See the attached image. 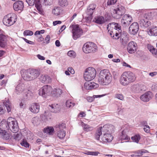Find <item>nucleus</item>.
I'll list each match as a JSON object with an SVG mask.
<instances>
[{
	"label": "nucleus",
	"instance_id": "obj_1",
	"mask_svg": "<svg viewBox=\"0 0 157 157\" xmlns=\"http://www.w3.org/2000/svg\"><path fill=\"white\" fill-rule=\"evenodd\" d=\"M114 126L111 124H106L102 127H100L96 130L95 139L100 142H110L113 138L111 134L114 132Z\"/></svg>",
	"mask_w": 157,
	"mask_h": 157
},
{
	"label": "nucleus",
	"instance_id": "obj_2",
	"mask_svg": "<svg viewBox=\"0 0 157 157\" xmlns=\"http://www.w3.org/2000/svg\"><path fill=\"white\" fill-rule=\"evenodd\" d=\"M136 79V76L134 73L130 71L125 72L121 76L120 82L122 85L126 86L134 82Z\"/></svg>",
	"mask_w": 157,
	"mask_h": 157
},
{
	"label": "nucleus",
	"instance_id": "obj_3",
	"mask_svg": "<svg viewBox=\"0 0 157 157\" xmlns=\"http://www.w3.org/2000/svg\"><path fill=\"white\" fill-rule=\"evenodd\" d=\"M112 75L107 69L101 70L99 75L98 81L102 85H106L110 83L112 81Z\"/></svg>",
	"mask_w": 157,
	"mask_h": 157
},
{
	"label": "nucleus",
	"instance_id": "obj_4",
	"mask_svg": "<svg viewBox=\"0 0 157 157\" xmlns=\"http://www.w3.org/2000/svg\"><path fill=\"white\" fill-rule=\"evenodd\" d=\"M15 92L17 94H25L26 98L28 100L31 99L33 96V94L31 91L25 88V85L22 82H20L16 86Z\"/></svg>",
	"mask_w": 157,
	"mask_h": 157
},
{
	"label": "nucleus",
	"instance_id": "obj_5",
	"mask_svg": "<svg viewBox=\"0 0 157 157\" xmlns=\"http://www.w3.org/2000/svg\"><path fill=\"white\" fill-rule=\"evenodd\" d=\"M107 30H108V33L113 38L114 37L115 32L117 30L119 33H121V26L118 24L115 23H111L107 25Z\"/></svg>",
	"mask_w": 157,
	"mask_h": 157
},
{
	"label": "nucleus",
	"instance_id": "obj_6",
	"mask_svg": "<svg viewBox=\"0 0 157 157\" xmlns=\"http://www.w3.org/2000/svg\"><path fill=\"white\" fill-rule=\"evenodd\" d=\"M17 18V16L15 14L11 13L4 17L3 19V23L6 26H9L15 23Z\"/></svg>",
	"mask_w": 157,
	"mask_h": 157
},
{
	"label": "nucleus",
	"instance_id": "obj_7",
	"mask_svg": "<svg viewBox=\"0 0 157 157\" xmlns=\"http://www.w3.org/2000/svg\"><path fill=\"white\" fill-rule=\"evenodd\" d=\"M96 74V71L95 69L92 67H89L86 70L84 77L86 81H90L94 78Z\"/></svg>",
	"mask_w": 157,
	"mask_h": 157
},
{
	"label": "nucleus",
	"instance_id": "obj_8",
	"mask_svg": "<svg viewBox=\"0 0 157 157\" xmlns=\"http://www.w3.org/2000/svg\"><path fill=\"white\" fill-rule=\"evenodd\" d=\"M96 45L94 43L89 42L86 43L83 46L82 50L84 52L88 53L95 52L97 50Z\"/></svg>",
	"mask_w": 157,
	"mask_h": 157
},
{
	"label": "nucleus",
	"instance_id": "obj_9",
	"mask_svg": "<svg viewBox=\"0 0 157 157\" xmlns=\"http://www.w3.org/2000/svg\"><path fill=\"white\" fill-rule=\"evenodd\" d=\"M9 129L13 132H16L18 131V126L16 121L12 117H9L7 119Z\"/></svg>",
	"mask_w": 157,
	"mask_h": 157
},
{
	"label": "nucleus",
	"instance_id": "obj_10",
	"mask_svg": "<svg viewBox=\"0 0 157 157\" xmlns=\"http://www.w3.org/2000/svg\"><path fill=\"white\" fill-rule=\"evenodd\" d=\"M35 7L39 11H42L41 4L44 6H50L52 3L53 0H36Z\"/></svg>",
	"mask_w": 157,
	"mask_h": 157
},
{
	"label": "nucleus",
	"instance_id": "obj_11",
	"mask_svg": "<svg viewBox=\"0 0 157 157\" xmlns=\"http://www.w3.org/2000/svg\"><path fill=\"white\" fill-rule=\"evenodd\" d=\"M52 89V87L50 86L45 85L40 89L39 94L43 97L46 98L50 95Z\"/></svg>",
	"mask_w": 157,
	"mask_h": 157
},
{
	"label": "nucleus",
	"instance_id": "obj_12",
	"mask_svg": "<svg viewBox=\"0 0 157 157\" xmlns=\"http://www.w3.org/2000/svg\"><path fill=\"white\" fill-rule=\"evenodd\" d=\"M72 37L75 40L80 37L82 33V30L77 25H73L72 27Z\"/></svg>",
	"mask_w": 157,
	"mask_h": 157
},
{
	"label": "nucleus",
	"instance_id": "obj_13",
	"mask_svg": "<svg viewBox=\"0 0 157 157\" xmlns=\"http://www.w3.org/2000/svg\"><path fill=\"white\" fill-rule=\"evenodd\" d=\"M125 12V10L124 7L121 5H118L117 9L114 10L113 17L116 19H119L121 18Z\"/></svg>",
	"mask_w": 157,
	"mask_h": 157
},
{
	"label": "nucleus",
	"instance_id": "obj_14",
	"mask_svg": "<svg viewBox=\"0 0 157 157\" xmlns=\"http://www.w3.org/2000/svg\"><path fill=\"white\" fill-rule=\"evenodd\" d=\"M65 127V125L63 123L56 125L55 126V129L59 130L57 132V136L60 139H63L66 136V132L62 130Z\"/></svg>",
	"mask_w": 157,
	"mask_h": 157
},
{
	"label": "nucleus",
	"instance_id": "obj_15",
	"mask_svg": "<svg viewBox=\"0 0 157 157\" xmlns=\"http://www.w3.org/2000/svg\"><path fill=\"white\" fill-rule=\"evenodd\" d=\"M132 20V18L130 15L125 14L123 16L121 20V23L123 27H127L129 25Z\"/></svg>",
	"mask_w": 157,
	"mask_h": 157
},
{
	"label": "nucleus",
	"instance_id": "obj_16",
	"mask_svg": "<svg viewBox=\"0 0 157 157\" xmlns=\"http://www.w3.org/2000/svg\"><path fill=\"white\" fill-rule=\"evenodd\" d=\"M127 48L128 52L129 53H133L136 52L137 48V44L134 42H130L128 44Z\"/></svg>",
	"mask_w": 157,
	"mask_h": 157
},
{
	"label": "nucleus",
	"instance_id": "obj_17",
	"mask_svg": "<svg viewBox=\"0 0 157 157\" xmlns=\"http://www.w3.org/2000/svg\"><path fill=\"white\" fill-rule=\"evenodd\" d=\"M139 29L138 24L137 22L132 23L129 27V30L130 34L135 35L138 32Z\"/></svg>",
	"mask_w": 157,
	"mask_h": 157
},
{
	"label": "nucleus",
	"instance_id": "obj_18",
	"mask_svg": "<svg viewBox=\"0 0 157 157\" xmlns=\"http://www.w3.org/2000/svg\"><path fill=\"white\" fill-rule=\"evenodd\" d=\"M21 76L23 79L26 81L32 80L30 73L29 70H23L21 71Z\"/></svg>",
	"mask_w": 157,
	"mask_h": 157
},
{
	"label": "nucleus",
	"instance_id": "obj_19",
	"mask_svg": "<svg viewBox=\"0 0 157 157\" xmlns=\"http://www.w3.org/2000/svg\"><path fill=\"white\" fill-rule=\"evenodd\" d=\"M153 97L152 93L150 91H147L141 96L140 98L144 101L147 102L151 99Z\"/></svg>",
	"mask_w": 157,
	"mask_h": 157
},
{
	"label": "nucleus",
	"instance_id": "obj_20",
	"mask_svg": "<svg viewBox=\"0 0 157 157\" xmlns=\"http://www.w3.org/2000/svg\"><path fill=\"white\" fill-rule=\"evenodd\" d=\"M13 9L15 11H21L24 8V3L21 1H18L15 2L13 4Z\"/></svg>",
	"mask_w": 157,
	"mask_h": 157
},
{
	"label": "nucleus",
	"instance_id": "obj_21",
	"mask_svg": "<svg viewBox=\"0 0 157 157\" xmlns=\"http://www.w3.org/2000/svg\"><path fill=\"white\" fill-rule=\"evenodd\" d=\"M147 32L150 36H157V27L153 26L148 28L147 30Z\"/></svg>",
	"mask_w": 157,
	"mask_h": 157
},
{
	"label": "nucleus",
	"instance_id": "obj_22",
	"mask_svg": "<svg viewBox=\"0 0 157 157\" xmlns=\"http://www.w3.org/2000/svg\"><path fill=\"white\" fill-rule=\"evenodd\" d=\"M32 80L37 78L40 75V70L38 69H29Z\"/></svg>",
	"mask_w": 157,
	"mask_h": 157
},
{
	"label": "nucleus",
	"instance_id": "obj_23",
	"mask_svg": "<svg viewBox=\"0 0 157 157\" xmlns=\"http://www.w3.org/2000/svg\"><path fill=\"white\" fill-rule=\"evenodd\" d=\"M84 86L86 89L90 90L96 88L98 86V85L94 82L87 81L85 83Z\"/></svg>",
	"mask_w": 157,
	"mask_h": 157
},
{
	"label": "nucleus",
	"instance_id": "obj_24",
	"mask_svg": "<svg viewBox=\"0 0 157 157\" xmlns=\"http://www.w3.org/2000/svg\"><path fill=\"white\" fill-rule=\"evenodd\" d=\"M29 110L34 113H38L40 110V105L39 104L36 103H32L29 108Z\"/></svg>",
	"mask_w": 157,
	"mask_h": 157
},
{
	"label": "nucleus",
	"instance_id": "obj_25",
	"mask_svg": "<svg viewBox=\"0 0 157 157\" xmlns=\"http://www.w3.org/2000/svg\"><path fill=\"white\" fill-rule=\"evenodd\" d=\"M7 37L5 35H0V47L2 48L5 47L7 44Z\"/></svg>",
	"mask_w": 157,
	"mask_h": 157
},
{
	"label": "nucleus",
	"instance_id": "obj_26",
	"mask_svg": "<svg viewBox=\"0 0 157 157\" xmlns=\"http://www.w3.org/2000/svg\"><path fill=\"white\" fill-rule=\"evenodd\" d=\"M140 26L142 28H147L151 25V22L147 19H141L139 21Z\"/></svg>",
	"mask_w": 157,
	"mask_h": 157
},
{
	"label": "nucleus",
	"instance_id": "obj_27",
	"mask_svg": "<svg viewBox=\"0 0 157 157\" xmlns=\"http://www.w3.org/2000/svg\"><path fill=\"white\" fill-rule=\"evenodd\" d=\"M96 6L94 4H90L88 7L86 13L88 15H92L96 8Z\"/></svg>",
	"mask_w": 157,
	"mask_h": 157
},
{
	"label": "nucleus",
	"instance_id": "obj_28",
	"mask_svg": "<svg viewBox=\"0 0 157 157\" xmlns=\"http://www.w3.org/2000/svg\"><path fill=\"white\" fill-rule=\"evenodd\" d=\"M12 136L6 132V131L0 130V137L4 140H8Z\"/></svg>",
	"mask_w": 157,
	"mask_h": 157
},
{
	"label": "nucleus",
	"instance_id": "obj_29",
	"mask_svg": "<svg viewBox=\"0 0 157 157\" xmlns=\"http://www.w3.org/2000/svg\"><path fill=\"white\" fill-rule=\"evenodd\" d=\"M48 109L51 112L55 113L58 112L60 110L59 105L57 104L49 105Z\"/></svg>",
	"mask_w": 157,
	"mask_h": 157
},
{
	"label": "nucleus",
	"instance_id": "obj_30",
	"mask_svg": "<svg viewBox=\"0 0 157 157\" xmlns=\"http://www.w3.org/2000/svg\"><path fill=\"white\" fill-rule=\"evenodd\" d=\"M62 93V91L59 88H55L51 91L52 96L54 97H58Z\"/></svg>",
	"mask_w": 157,
	"mask_h": 157
},
{
	"label": "nucleus",
	"instance_id": "obj_31",
	"mask_svg": "<svg viewBox=\"0 0 157 157\" xmlns=\"http://www.w3.org/2000/svg\"><path fill=\"white\" fill-rule=\"evenodd\" d=\"M127 131V130H123L119 138L121 140H127L126 142H128V141L130 139V137H129L126 134V132Z\"/></svg>",
	"mask_w": 157,
	"mask_h": 157
},
{
	"label": "nucleus",
	"instance_id": "obj_32",
	"mask_svg": "<svg viewBox=\"0 0 157 157\" xmlns=\"http://www.w3.org/2000/svg\"><path fill=\"white\" fill-rule=\"evenodd\" d=\"M40 80L42 82L45 83H49L51 81V79L48 75H42L40 77Z\"/></svg>",
	"mask_w": 157,
	"mask_h": 157
},
{
	"label": "nucleus",
	"instance_id": "obj_33",
	"mask_svg": "<svg viewBox=\"0 0 157 157\" xmlns=\"http://www.w3.org/2000/svg\"><path fill=\"white\" fill-rule=\"evenodd\" d=\"M8 123L7 121L6 122L2 121L0 123V130H2L3 131H6V130H8L10 127H8Z\"/></svg>",
	"mask_w": 157,
	"mask_h": 157
},
{
	"label": "nucleus",
	"instance_id": "obj_34",
	"mask_svg": "<svg viewBox=\"0 0 157 157\" xmlns=\"http://www.w3.org/2000/svg\"><path fill=\"white\" fill-rule=\"evenodd\" d=\"M62 12V10L60 7L58 6H55L52 10V13L53 14L56 16L59 15Z\"/></svg>",
	"mask_w": 157,
	"mask_h": 157
},
{
	"label": "nucleus",
	"instance_id": "obj_35",
	"mask_svg": "<svg viewBox=\"0 0 157 157\" xmlns=\"http://www.w3.org/2000/svg\"><path fill=\"white\" fill-rule=\"evenodd\" d=\"M94 21L98 24H103L105 22L104 17L102 16H97L95 18Z\"/></svg>",
	"mask_w": 157,
	"mask_h": 157
},
{
	"label": "nucleus",
	"instance_id": "obj_36",
	"mask_svg": "<svg viewBox=\"0 0 157 157\" xmlns=\"http://www.w3.org/2000/svg\"><path fill=\"white\" fill-rule=\"evenodd\" d=\"M147 48L149 51L152 53V54L157 56V50L154 48L153 47L151 44L147 45Z\"/></svg>",
	"mask_w": 157,
	"mask_h": 157
},
{
	"label": "nucleus",
	"instance_id": "obj_37",
	"mask_svg": "<svg viewBox=\"0 0 157 157\" xmlns=\"http://www.w3.org/2000/svg\"><path fill=\"white\" fill-rule=\"evenodd\" d=\"M104 96V95H94L93 97H88L86 98L87 100L89 102H91L94 101V99L95 98H101L103 97Z\"/></svg>",
	"mask_w": 157,
	"mask_h": 157
},
{
	"label": "nucleus",
	"instance_id": "obj_38",
	"mask_svg": "<svg viewBox=\"0 0 157 157\" xmlns=\"http://www.w3.org/2000/svg\"><path fill=\"white\" fill-rule=\"evenodd\" d=\"M3 104L5 106L8 112L9 113L10 112L11 109V106L9 101V100H7L6 102L4 101L3 102Z\"/></svg>",
	"mask_w": 157,
	"mask_h": 157
},
{
	"label": "nucleus",
	"instance_id": "obj_39",
	"mask_svg": "<svg viewBox=\"0 0 157 157\" xmlns=\"http://www.w3.org/2000/svg\"><path fill=\"white\" fill-rule=\"evenodd\" d=\"M54 129L52 127H48L46 128H45L44 130V132L46 133H48L49 135L53 132Z\"/></svg>",
	"mask_w": 157,
	"mask_h": 157
},
{
	"label": "nucleus",
	"instance_id": "obj_40",
	"mask_svg": "<svg viewBox=\"0 0 157 157\" xmlns=\"http://www.w3.org/2000/svg\"><path fill=\"white\" fill-rule=\"evenodd\" d=\"M22 136V134L20 132L15 133L13 135V138L16 140H19L21 138Z\"/></svg>",
	"mask_w": 157,
	"mask_h": 157
},
{
	"label": "nucleus",
	"instance_id": "obj_41",
	"mask_svg": "<svg viewBox=\"0 0 157 157\" xmlns=\"http://www.w3.org/2000/svg\"><path fill=\"white\" fill-rule=\"evenodd\" d=\"M59 3L60 5L63 7L66 6L68 4L67 0H59Z\"/></svg>",
	"mask_w": 157,
	"mask_h": 157
},
{
	"label": "nucleus",
	"instance_id": "obj_42",
	"mask_svg": "<svg viewBox=\"0 0 157 157\" xmlns=\"http://www.w3.org/2000/svg\"><path fill=\"white\" fill-rule=\"evenodd\" d=\"M66 105L67 107L71 108L74 106L75 103L72 102L71 100H68L66 102Z\"/></svg>",
	"mask_w": 157,
	"mask_h": 157
},
{
	"label": "nucleus",
	"instance_id": "obj_43",
	"mask_svg": "<svg viewBox=\"0 0 157 157\" xmlns=\"http://www.w3.org/2000/svg\"><path fill=\"white\" fill-rule=\"evenodd\" d=\"M140 139V136L138 135H136L132 137L131 139L133 141L138 143Z\"/></svg>",
	"mask_w": 157,
	"mask_h": 157
},
{
	"label": "nucleus",
	"instance_id": "obj_44",
	"mask_svg": "<svg viewBox=\"0 0 157 157\" xmlns=\"http://www.w3.org/2000/svg\"><path fill=\"white\" fill-rule=\"evenodd\" d=\"M85 154L92 155H97L99 153L98 151H87L84 153Z\"/></svg>",
	"mask_w": 157,
	"mask_h": 157
},
{
	"label": "nucleus",
	"instance_id": "obj_45",
	"mask_svg": "<svg viewBox=\"0 0 157 157\" xmlns=\"http://www.w3.org/2000/svg\"><path fill=\"white\" fill-rule=\"evenodd\" d=\"M20 144L22 146H24L25 147H28L29 146V144L25 139H23Z\"/></svg>",
	"mask_w": 157,
	"mask_h": 157
},
{
	"label": "nucleus",
	"instance_id": "obj_46",
	"mask_svg": "<svg viewBox=\"0 0 157 157\" xmlns=\"http://www.w3.org/2000/svg\"><path fill=\"white\" fill-rule=\"evenodd\" d=\"M83 128L84 130L86 132H89L92 130V127H90L89 125H88L85 124H84Z\"/></svg>",
	"mask_w": 157,
	"mask_h": 157
},
{
	"label": "nucleus",
	"instance_id": "obj_47",
	"mask_svg": "<svg viewBox=\"0 0 157 157\" xmlns=\"http://www.w3.org/2000/svg\"><path fill=\"white\" fill-rule=\"evenodd\" d=\"M115 98L121 101H123L124 100V97L122 94H116L115 95Z\"/></svg>",
	"mask_w": 157,
	"mask_h": 157
},
{
	"label": "nucleus",
	"instance_id": "obj_48",
	"mask_svg": "<svg viewBox=\"0 0 157 157\" xmlns=\"http://www.w3.org/2000/svg\"><path fill=\"white\" fill-rule=\"evenodd\" d=\"M33 34V32L29 30H26L24 32V34L25 36H32Z\"/></svg>",
	"mask_w": 157,
	"mask_h": 157
},
{
	"label": "nucleus",
	"instance_id": "obj_49",
	"mask_svg": "<svg viewBox=\"0 0 157 157\" xmlns=\"http://www.w3.org/2000/svg\"><path fill=\"white\" fill-rule=\"evenodd\" d=\"M36 0H26V2L29 6H33L34 4L35 5Z\"/></svg>",
	"mask_w": 157,
	"mask_h": 157
},
{
	"label": "nucleus",
	"instance_id": "obj_50",
	"mask_svg": "<svg viewBox=\"0 0 157 157\" xmlns=\"http://www.w3.org/2000/svg\"><path fill=\"white\" fill-rule=\"evenodd\" d=\"M117 0H108L107 5L108 6L113 5L117 2Z\"/></svg>",
	"mask_w": 157,
	"mask_h": 157
},
{
	"label": "nucleus",
	"instance_id": "obj_51",
	"mask_svg": "<svg viewBox=\"0 0 157 157\" xmlns=\"http://www.w3.org/2000/svg\"><path fill=\"white\" fill-rule=\"evenodd\" d=\"M67 55L71 57H75V53L73 51H70L67 52Z\"/></svg>",
	"mask_w": 157,
	"mask_h": 157
},
{
	"label": "nucleus",
	"instance_id": "obj_52",
	"mask_svg": "<svg viewBox=\"0 0 157 157\" xmlns=\"http://www.w3.org/2000/svg\"><path fill=\"white\" fill-rule=\"evenodd\" d=\"M151 89L152 90L154 91H157V84L154 83L151 86Z\"/></svg>",
	"mask_w": 157,
	"mask_h": 157
},
{
	"label": "nucleus",
	"instance_id": "obj_53",
	"mask_svg": "<svg viewBox=\"0 0 157 157\" xmlns=\"http://www.w3.org/2000/svg\"><path fill=\"white\" fill-rule=\"evenodd\" d=\"M148 152V151L147 150L145 149H142L141 150H138L136 152V153L138 154H141V155H142L143 153H146Z\"/></svg>",
	"mask_w": 157,
	"mask_h": 157
},
{
	"label": "nucleus",
	"instance_id": "obj_54",
	"mask_svg": "<svg viewBox=\"0 0 157 157\" xmlns=\"http://www.w3.org/2000/svg\"><path fill=\"white\" fill-rule=\"evenodd\" d=\"M150 127L148 125H145L144 127V131L147 133L149 132L150 131Z\"/></svg>",
	"mask_w": 157,
	"mask_h": 157
},
{
	"label": "nucleus",
	"instance_id": "obj_55",
	"mask_svg": "<svg viewBox=\"0 0 157 157\" xmlns=\"http://www.w3.org/2000/svg\"><path fill=\"white\" fill-rule=\"evenodd\" d=\"M133 89L136 91H138L139 90V85L138 84L135 85L133 86Z\"/></svg>",
	"mask_w": 157,
	"mask_h": 157
},
{
	"label": "nucleus",
	"instance_id": "obj_56",
	"mask_svg": "<svg viewBox=\"0 0 157 157\" xmlns=\"http://www.w3.org/2000/svg\"><path fill=\"white\" fill-rule=\"evenodd\" d=\"M150 14V13H145L144 15V17L146 19H147L148 20L151 18Z\"/></svg>",
	"mask_w": 157,
	"mask_h": 157
},
{
	"label": "nucleus",
	"instance_id": "obj_57",
	"mask_svg": "<svg viewBox=\"0 0 157 157\" xmlns=\"http://www.w3.org/2000/svg\"><path fill=\"white\" fill-rule=\"evenodd\" d=\"M120 33H119L118 32V33L117 32V30L115 32V35H114V37H113V38L115 39H117L119 38V34Z\"/></svg>",
	"mask_w": 157,
	"mask_h": 157
},
{
	"label": "nucleus",
	"instance_id": "obj_58",
	"mask_svg": "<svg viewBox=\"0 0 157 157\" xmlns=\"http://www.w3.org/2000/svg\"><path fill=\"white\" fill-rule=\"evenodd\" d=\"M23 39L26 43H27L29 44H34V42L33 41H32L30 40H28L27 39H26L24 38H23Z\"/></svg>",
	"mask_w": 157,
	"mask_h": 157
},
{
	"label": "nucleus",
	"instance_id": "obj_59",
	"mask_svg": "<svg viewBox=\"0 0 157 157\" xmlns=\"http://www.w3.org/2000/svg\"><path fill=\"white\" fill-rule=\"evenodd\" d=\"M61 23V21H55L53 22V24L54 25H56L57 24H60Z\"/></svg>",
	"mask_w": 157,
	"mask_h": 157
},
{
	"label": "nucleus",
	"instance_id": "obj_60",
	"mask_svg": "<svg viewBox=\"0 0 157 157\" xmlns=\"http://www.w3.org/2000/svg\"><path fill=\"white\" fill-rule=\"evenodd\" d=\"M50 39V36L49 35H47L45 38V40L47 43H49Z\"/></svg>",
	"mask_w": 157,
	"mask_h": 157
},
{
	"label": "nucleus",
	"instance_id": "obj_61",
	"mask_svg": "<svg viewBox=\"0 0 157 157\" xmlns=\"http://www.w3.org/2000/svg\"><path fill=\"white\" fill-rule=\"evenodd\" d=\"M34 35L36 36L37 37H38L39 36H42V35L40 34V33L39 31H37L34 33Z\"/></svg>",
	"mask_w": 157,
	"mask_h": 157
},
{
	"label": "nucleus",
	"instance_id": "obj_62",
	"mask_svg": "<svg viewBox=\"0 0 157 157\" xmlns=\"http://www.w3.org/2000/svg\"><path fill=\"white\" fill-rule=\"evenodd\" d=\"M37 56L38 58L40 60H44L45 59V58L44 56H41L40 54L37 55Z\"/></svg>",
	"mask_w": 157,
	"mask_h": 157
},
{
	"label": "nucleus",
	"instance_id": "obj_63",
	"mask_svg": "<svg viewBox=\"0 0 157 157\" xmlns=\"http://www.w3.org/2000/svg\"><path fill=\"white\" fill-rule=\"evenodd\" d=\"M89 16L87 17H86V20L88 22H90L91 21L92 17H91L92 15H89Z\"/></svg>",
	"mask_w": 157,
	"mask_h": 157
},
{
	"label": "nucleus",
	"instance_id": "obj_64",
	"mask_svg": "<svg viewBox=\"0 0 157 157\" xmlns=\"http://www.w3.org/2000/svg\"><path fill=\"white\" fill-rule=\"evenodd\" d=\"M157 75V72H151L149 73V75L151 77H153L154 76L156 75Z\"/></svg>",
	"mask_w": 157,
	"mask_h": 157
}]
</instances>
